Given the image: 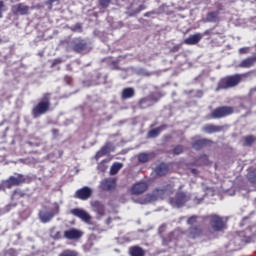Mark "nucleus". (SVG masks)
Returning <instances> with one entry per match:
<instances>
[{
  "instance_id": "1",
  "label": "nucleus",
  "mask_w": 256,
  "mask_h": 256,
  "mask_svg": "<svg viewBox=\"0 0 256 256\" xmlns=\"http://www.w3.org/2000/svg\"><path fill=\"white\" fill-rule=\"evenodd\" d=\"M51 111V93L46 92L39 99L38 103L33 106L31 114L33 119H39L41 115H45Z\"/></svg>"
},
{
  "instance_id": "2",
  "label": "nucleus",
  "mask_w": 256,
  "mask_h": 256,
  "mask_svg": "<svg viewBox=\"0 0 256 256\" xmlns=\"http://www.w3.org/2000/svg\"><path fill=\"white\" fill-rule=\"evenodd\" d=\"M243 77H245V74H234L221 78L218 81L216 91H227V89L237 87V85L243 81Z\"/></svg>"
},
{
  "instance_id": "3",
  "label": "nucleus",
  "mask_w": 256,
  "mask_h": 256,
  "mask_svg": "<svg viewBox=\"0 0 256 256\" xmlns=\"http://www.w3.org/2000/svg\"><path fill=\"white\" fill-rule=\"evenodd\" d=\"M204 221L209 222L211 229H213L216 233H221L227 229V222L223 220V217L217 214H210L205 216Z\"/></svg>"
},
{
  "instance_id": "4",
  "label": "nucleus",
  "mask_w": 256,
  "mask_h": 256,
  "mask_svg": "<svg viewBox=\"0 0 256 256\" xmlns=\"http://www.w3.org/2000/svg\"><path fill=\"white\" fill-rule=\"evenodd\" d=\"M235 113L233 106H219L210 113V119H225Z\"/></svg>"
},
{
  "instance_id": "5",
  "label": "nucleus",
  "mask_w": 256,
  "mask_h": 256,
  "mask_svg": "<svg viewBox=\"0 0 256 256\" xmlns=\"http://www.w3.org/2000/svg\"><path fill=\"white\" fill-rule=\"evenodd\" d=\"M191 200V196H189L186 192L178 191L176 192L174 197L169 199V203L172 207H177V209H181L184 205Z\"/></svg>"
},
{
  "instance_id": "6",
  "label": "nucleus",
  "mask_w": 256,
  "mask_h": 256,
  "mask_svg": "<svg viewBox=\"0 0 256 256\" xmlns=\"http://www.w3.org/2000/svg\"><path fill=\"white\" fill-rule=\"evenodd\" d=\"M161 100V94H149L146 97L141 98L138 101V108L139 109H149V107H153L155 103H159Z\"/></svg>"
},
{
  "instance_id": "7",
  "label": "nucleus",
  "mask_w": 256,
  "mask_h": 256,
  "mask_svg": "<svg viewBox=\"0 0 256 256\" xmlns=\"http://www.w3.org/2000/svg\"><path fill=\"white\" fill-rule=\"evenodd\" d=\"M59 211H61L59 204L54 203L51 211L39 212V219L41 220L42 223H49L53 219V217H55V215H59Z\"/></svg>"
},
{
  "instance_id": "8",
  "label": "nucleus",
  "mask_w": 256,
  "mask_h": 256,
  "mask_svg": "<svg viewBox=\"0 0 256 256\" xmlns=\"http://www.w3.org/2000/svg\"><path fill=\"white\" fill-rule=\"evenodd\" d=\"M213 140L209 138H193L191 147L195 149V151H201V149H205V147H211L213 145Z\"/></svg>"
},
{
  "instance_id": "9",
  "label": "nucleus",
  "mask_w": 256,
  "mask_h": 256,
  "mask_svg": "<svg viewBox=\"0 0 256 256\" xmlns=\"http://www.w3.org/2000/svg\"><path fill=\"white\" fill-rule=\"evenodd\" d=\"M27 179L23 174H17V177L10 176L6 180V187L7 189H11L12 187H19V185H23V183H26Z\"/></svg>"
},
{
  "instance_id": "10",
  "label": "nucleus",
  "mask_w": 256,
  "mask_h": 256,
  "mask_svg": "<svg viewBox=\"0 0 256 256\" xmlns=\"http://www.w3.org/2000/svg\"><path fill=\"white\" fill-rule=\"evenodd\" d=\"M91 195H93V190L87 186H84L75 192L74 197L75 199H80V201H87V199L91 198Z\"/></svg>"
},
{
  "instance_id": "11",
  "label": "nucleus",
  "mask_w": 256,
  "mask_h": 256,
  "mask_svg": "<svg viewBox=\"0 0 256 256\" xmlns=\"http://www.w3.org/2000/svg\"><path fill=\"white\" fill-rule=\"evenodd\" d=\"M13 15H29L31 7L25 3H18L11 7Z\"/></svg>"
},
{
  "instance_id": "12",
  "label": "nucleus",
  "mask_w": 256,
  "mask_h": 256,
  "mask_svg": "<svg viewBox=\"0 0 256 256\" xmlns=\"http://www.w3.org/2000/svg\"><path fill=\"white\" fill-rule=\"evenodd\" d=\"M71 215H74V217H78L85 223H91V215L87 213V211L80 209V208H74L70 210Z\"/></svg>"
},
{
  "instance_id": "13",
  "label": "nucleus",
  "mask_w": 256,
  "mask_h": 256,
  "mask_svg": "<svg viewBox=\"0 0 256 256\" xmlns=\"http://www.w3.org/2000/svg\"><path fill=\"white\" fill-rule=\"evenodd\" d=\"M83 237V232L76 228H71L64 231V239H69L70 241L81 239Z\"/></svg>"
},
{
  "instance_id": "14",
  "label": "nucleus",
  "mask_w": 256,
  "mask_h": 256,
  "mask_svg": "<svg viewBox=\"0 0 256 256\" xmlns=\"http://www.w3.org/2000/svg\"><path fill=\"white\" fill-rule=\"evenodd\" d=\"M117 187V180L114 178H106L100 182V189L102 191H113Z\"/></svg>"
},
{
  "instance_id": "15",
  "label": "nucleus",
  "mask_w": 256,
  "mask_h": 256,
  "mask_svg": "<svg viewBox=\"0 0 256 256\" xmlns=\"http://www.w3.org/2000/svg\"><path fill=\"white\" fill-rule=\"evenodd\" d=\"M149 189V185L146 182H137L131 188L132 195H143L145 191Z\"/></svg>"
},
{
  "instance_id": "16",
  "label": "nucleus",
  "mask_w": 256,
  "mask_h": 256,
  "mask_svg": "<svg viewBox=\"0 0 256 256\" xmlns=\"http://www.w3.org/2000/svg\"><path fill=\"white\" fill-rule=\"evenodd\" d=\"M188 237L189 239H199V237H203V227H201V225L190 226L188 229Z\"/></svg>"
},
{
  "instance_id": "17",
  "label": "nucleus",
  "mask_w": 256,
  "mask_h": 256,
  "mask_svg": "<svg viewBox=\"0 0 256 256\" xmlns=\"http://www.w3.org/2000/svg\"><path fill=\"white\" fill-rule=\"evenodd\" d=\"M154 173L157 175V177H165V175L169 173V164L165 162L157 164L154 168Z\"/></svg>"
},
{
  "instance_id": "18",
  "label": "nucleus",
  "mask_w": 256,
  "mask_h": 256,
  "mask_svg": "<svg viewBox=\"0 0 256 256\" xmlns=\"http://www.w3.org/2000/svg\"><path fill=\"white\" fill-rule=\"evenodd\" d=\"M224 126L215 125V124H206L203 126L202 131L207 133L208 135H212V133H221L223 131Z\"/></svg>"
},
{
  "instance_id": "19",
  "label": "nucleus",
  "mask_w": 256,
  "mask_h": 256,
  "mask_svg": "<svg viewBox=\"0 0 256 256\" xmlns=\"http://www.w3.org/2000/svg\"><path fill=\"white\" fill-rule=\"evenodd\" d=\"M115 151V145L111 142H107L97 153L96 157L99 159L101 157H105L108 153H112Z\"/></svg>"
},
{
  "instance_id": "20",
  "label": "nucleus",
  "mask_w": 256,
  "mask_h": 256,
  "mask_svg": "<svg viewBox=\"0 0 256 256\" xmlns=\"http://www.w3.org/2000/svg\"><path fill=\"white\" fill-rule=\"evenodd\" d=\"M146 7L145 5L141 4L139 7L135 8V4H130V6L127 8L126 15L128 17H135V15H139L141 11H145Z\"/></svg>"
},
{
  "instance_id": "21",
  "label": "nucleus",
  "mask_w": 256,
  "mask_h": 256,
  "mask_svg": "<svg viewBox=\"0 0 256 256\" xmlns=\"http://www.w3.org/2000/svg\"><path fill=\"white\" fill-rule=\"evenodd\" d=\"M203 39V34L195 33L184 40L185 45H197Z\"/></svg>"
},
{
  "instance_id": "22",
  "label": "nucleus",
  "mask_w": 256,
  "mask_h": 256,
  "mask_svg": "<svg viewBox=\"0 0 256 256\" xmlns=\"http://www.w3.org/2000/svg\"><path fill=\"white\" fill-rule=\"evenodd\" d=\"M221 13L219 11H211L206 14L207 23H219L221 21Z\"/></svg>"
},
{
  "instance_id": "23",
  "label": "nucleus",
  "mask_w": 256,
  "mask_h": 256,
  "mask_svg": "<svg viewBox=\"0 0 256 256\" xmlns=\"http://www.w3.org/2000/svg\"><path fill=\"white\" fill-rule=\"evenodd\" d=\"M135 97V88L127 87L124 88L121 92L122 101H127V99H133Z\"/></svg>"
},
{
  "instance_id": "24",
  "label": "nucleus",
  "mask_w": 256,
  "mask_h": 256,
  "mask_svg": "<svg viewBox=\"0 0 256 256\" xmlns=\"http://www.w3.org/2000/svg\"><path fill=\"white\" fill-rule=\"evenodd\" d=\"M75 53H87V42L80 40L73 45Z\"/></svg>"
},
{
  "instance_id": "25",
  "label": "nucleus",
  "mask_w": 256,
  "mask_h": 256,
  "mask_svg": "<svg viewBox=\"0 0 256 256\" xmlns=\"http://www.w3.org/2000/svg\"><path fill=\"white\" fill-rule=\"evenodd\" d=\"M175 185L168 184L164 188H156L154 190L155 195H165V193H173Z\"/></svg>"
},
{
  "instance_id": "26",
  "label": "nucleus",
  "mask_w": 256,
  "mask_h": 256,
  "mask_svg": "<svg viewBox=\"0 0 256 256\" xmlns=\"http://www.w3.org/2000/svg\"><path fill=\"white\" fill-rule=\"evenodd\" d=\"M92 207L95 213L100 215V217H103V215H105V205H103V203H101L100 201L92 202Z\"/></svg>"
},
{
  "instance_id": "27",
  "label": "nucleus",
  "mask_w": 256,
  "mask_h": 256,
  "mask_svg": "<svg viewBox=\"0 0 256 256\" xmlns=\"http://www.w3.org/2000/svg\"><path fill=\"white\" fill-rule=\"evenodd\" d=\"M130 256H145V250L141 246H132L129 248Z\"/></svg>"
},
{
  "instance_id": "28",
  "label": "nucleus",
  "mask_w": 256,
  "mask_h": 256,
  "mask_svg": "<svg viewBox=\"0 0 256 256\" xmlns=\"http://www.w3.org/2000/svg\"><path fill=\"white\" fill-rule=\"evenodd\" d=\"M50 237L54 239L55 241H59V239H62V233L61 231L57 230V227L53 226L49 229Z\"/></svg>"
},
{
  "instance_id": "29",
  "label": "nucleus",
  "mask_w": 256,
  "mask_h": 256,
  "mask_svg": "<svg viewBox=\"0 0 256 256\" xmlns=\"http://www.w3.org/2000/svg\"><path fill=\"white\" fill-rule=\"evenodd\" d=\"M161 131H163V127H157L155 129L149 130L147 134L148 139H155V137H159Z\"/></svg>"
},
{
  "instance_id": "30",
  "label": "nucleus",
  "mask_w": 256,
  "mask_h": 256,
  "mask_svg": "<svg viewBox=\"0 0 256 256\" xmlns=\"http://www.w3.org/2000/svg\"><path fill=\"white\" fill-rule=\"evenodd\" d=\"M196 165H209V156L207 154H201L196 159Z\"/></svg>"
},
{
  "instance_id": "31",
  "label": "nucleus",
  "mask_w": 256,
  "mask_h": 256,
  "mask_svg": "<svg viewBox=\"0 0 256 256\" xmlns=\"http://www.w3.org/2000/svg\"><path fill=\"white\" fill-rule=\"evenodd\" d=\"M253 65H255V58H246L240 63V67L246 69H249V67H253Z\"/></svg>"
},
{
  "instance_id": "32",
  "label": "nucleus",
  "mask_w": 256,
  "mask_h": 256,
  "mask_svg": "<svg viewBox=\"0 0 256 256\" xmlns=\"http://www.w3.org/2000/svg\"><path fill=\"white\" fill-rule=\"evenodd\" d=\"M122 168H123V164L119 162L114 163L110 169L111 175H117Z\"/></svg>"
},
{
  "instance_id": "33",
  "label": "nucleus",
  "mask_w": 256,
  "mask_h": 256,
  "mask_svg": "<svg viewBox=\"0 0 256 256\" xmlns=\"http://www.w3.org/2000/svg\"><path fill=\"white\" fill-rule=\"evenodd\" d=\"M58 256H79V252L71 249L62 251Z\"/></svg>"
},
{
  "instance_id": "34",
  "label": "nucleus",
  "mask_w": 256,
  "mask_h": 256,
  "mask_svg": "<svg viewBox=\"0 0 256 256\" xmlns=\"http://www.w3.org/2000/svg\"><path fill=\"white\" fill-rule=\"evenodd\" d=\"M255 141L256 138L253 135L246 136L244 138V145H246L247 147H251V145H253Z\"/></svg>"
},
{
  "instance_id": "35",
  "label": "nucleus",
  "mask_w": 256,
  "mask_h": 256,
  "mask_svg": "<svg viewBox=\"0 0 256 256\" xmlns=\"http://www.w3.org/2000/svg\"><path fill=\"white\" fill-rule=\"evenodd\" d=\"M149 154L147 153H140L138 154V161L139 163H149Z\"/></svg>"
},
{
  "instance_id": "36",
  "label": "nucleus",
  "mask_w": 256,
  "mask_h": 256,
  "mask_svg": "<svg viewBox=\"0 0 256 256\" xmlns=\"http://www.w3.org/2000/svg\"><path fill=\"white\" fill-rule=\"evenodd\" d=\"M184 151H185V148L183 147V145H176L173 148L172 153L173 155H181Z\"/></svg>"
},
{
  "instance_id": "37",
  "label": "nucleus",
  "mask_w": 256,
  "mask_h": 256,
  "mask_svg": "<svg viewBox=\"0 0 256 256\" xmlns=\"http://www.w3.org/2000/svg\"><path fill=\"white\" fill-rule=\"evenodd\" d=\"M108 65H110L111 69H119V62L117 60H111V58L106 59Z\"/></svg>"
},
{
  "instance_id": "38",
  "label": "nucleus",
  "mask_w": 256,
  "mask_h": 256,
  "mask_svg": "<svg viewBox=\"0 0 256 256\" xmlns=\"http://www.w3.org/2000/svg\"><path fill=\"white\" fill-rule=\"evenodd\" d=\"M98 5L102 9H107L111 5V0H98Z\"/></svg>"
},
{
  "instance_id": "39",
  "label": "nucleus",
  "mask_w": 256,
  "mask_h": 256,
  "mask_svg": "<svg viewBox=\"0 0 256 256\" xmlns=\"http://www.w3.org/2000/svg\"><path fill=\"white\" fill-rule=\"evenodd\" d=\"M12 197H25V192H23L21 189H16L13 191Z\"/></svg>"
},
{
  "instance_id": "40",
  "label": "nucleus",
  "mask_w": 256,
  "mask_h": 256,
  "mask_svg": "<svg viewBox=\"0 0 256 256\" xmlns=\"http://www.w3.org/2000/svg\"><path fill=\"white\" fill-rule=\"evenodd\" d=\"M195 223H197V216H191L188 218V220H187L188 225L194 226Z\"/></svg>"
},
{
  "instance_id": "41",
  "label": "nucleus",
  "mask_w": 256,
  "mask_h": 256,
  "mask_svg": "<svg viewBox=\"0 0 256 256\" xmlns=\"http://www.w3.org/2000/svg\"><path fill=\"white\" fill-rule=\"evenodd\" d=\"M17 207V203L14 204H8L5 206V211L6 213H9V211H11L13 208Z\"/></svg>"
},
{
  "instance_id": "42",
  "label": "nucleus",
  "mask_w": 256,
  "mask_h": 256,
  "mask_svg": "<svg viewBox=\"0 0 256 256\" xmlns=\"http://www.w3.org/2000/svg\"><path fill=\"white\" fill-rule=\"evenodd\" d=\"M8 188H7V180H3L1 183H0V191H6Z\"/></svg>"
},
{
  "instance_id": "43",
  "label": "nucleus",
  "mask_w": 256,
  "mask_h": 256,
  "mask_svg": "<svg viewBox=\"0 0 256 256\" xmlns=\"http://www.w3.org/2000/svg\"><path fill=\"white\" fill-rule=\"evenodd\" d=\"M245 225H249V217H244L240 222V227H245Z\"/></svg>"
},
{
  "instance_id": "44",
  "label": "nucleus",
  "mask_w": 256,
  "mask_h": 256,
  "mask_svg": "<svg viewBox=\"0 0 256 256\" xmlns=\"http://www.w3.org/2000/svg\"><path fill=\"white\" fill-rule=\"evenodd\" d=\"M250 179L252 183H256V168L251 172Z\"/></svg>"
},
{
  "instance_id": "45",
  "label": "nucleus",
  "mask_w": 256,
  "mask_h": 256,
  "mask_svg": "<svg viewBox=\"0 0 256 256\" xmlns=\"http://www.w3.org/2000/svg\"><path fill=\"white\" fill-rule=\"evenodd\" d=\"M3 7H5V2L0 0V19L3 18Z\"/></svg>"
},
{
  "instance_id": "46",
  "label": "nucleus",
  "mask_w": 256,
  "mask_h": 256,
  "mask_svg": "<svg viewBox=\"0 0 256 256\" xmlns=\"http://www.w3.org/2000/svg\"><path fill=\"white\" fill-rule=\"evenodd\" d=\"M61 63H63V60H61V58L54 59L52 62V67H55L56 65H59Z\"/></svg>"
},
{
  "instance_id": "47",
  "label": "nucleus",
  "mask_w": 256,
  "mask_h": 256,
  "mask_svg": "<svg viewBox=\"0 0 256 256\" xmlns=\"http://www.w3.org/2000/svg\"><path fill=\"white\" fill-rule=\"evenodd\" d=\"M61 0H47L46 5H49L50 9L53 7V3H57Z\"/></svg>"
},
{
  "instance_id": "48",
  "label": "nucleus",
  "mask_w": 256,
  "mask_h": 256,
  "mask_svg": "<svg viewBox=\"0 0 256 256\" xmlns=\"http://www.w3.org/2000/svg\"><path fill=\"white\" fill-rule=\"evenodd\" d=\"M27 145H29L30 147H40L41 143L28 141Z\"/></svg>"
},
{
  "instance_id": "49",
  "label": "nucleus",
  "mask_w": 256,
  "mask_h": 256,
  "mask_svg": "<svg viewBox=\"0 0 256 256\" xmlns=\"http://www.w3.org/2000/svg\"><path fill=\"white\" fill-rule=\"evenodd\" d=\"M179 49H181V45H179V44L172 47L173 53H177V51H179Z\"/></svg>"
},
{
  "instance_id": "50",
  "label": "nucleus",
  "mask_w": 256,
  "mask_h": 256,
  "mask_svg": "<svg viewBox=\"0 0 256 256\" xmlns=\"http://www.w3.org/2000/svg\"><path fill=\"white\" fill-rule=\"evenodd\" d=\"M51 133H52L53 137H57L59 135V129L54 128L51 130Z\"/></svg>"
},
{
  "instance_id": "51",
  "label": "nucleus",
  "mask_w": 256,
  "mask_h": 256,
  "mask_svg": "<svg viewBox=\"0 0 256 256\" xmlns=\"http://www.w3.org/2000/svg\"><path fill=\"white\" fill-rule=\"evenodd\" d=\"M248 51H249L248 48H240V49H239V53H240L241 55H245V53H248Z\"/></svg>"
},
{
  "instance_id": "52",
  "label": "nucleus",
  "mask_w": 256,
  "mask_h": 256,
  "mask_svg": "<svg viewBox=\"0 0 256 256\" xmlns=\"http://www.w3.org/2000/svg\"><path fill=\"white\" fill-rule=\"evenodd\" d=\"M8 255L10 256H17V252L13 249L8 250Z\"/></svg>"
},
{
  "instance_id": "53",
  "label": "nucleus",
  "mask_w": 256,
  "mask_h": 256,
  "mask_svg": "<svg viewBox=\"0 0 256 256\" xmlns=\"http://www.w3.org/2000/svg\"><path fill=\"white\" fill-rule=\"evenodd\" d=\"M112 223H113V218L108 217V218L106 219V225H111Z\"/></svg>"
},
{
  "instance_id": "54",
  "label": "nucleus",
  "mask_w": 256,
  "mask_h": 256,
  "mask_svg": "<svg viewBox=\"0 0 256 256\" xmlns=\"http://www.w3.org/2000/svg\"><path fill=\"white\" fill-rule=\"evenodd\" d=\"M212 31L211 29L209 30H205L204 33H202L203 37H205V35H211Z\"/></svg>"
},
{
  "instance_id": "55",
  "label": "nucleus",
  "mask_w": 256,
  "mask_h": 256,
  "mask_svg": "<svg viewBox=\"0 0 256 256\" xmlns=\"http://www.w3.org/2000/svg\"><path fill=\"white\" fill-rule=\"evenodd\" d=\"M191 173H193V175H197V169H195V168H193V169H191Z\"/></svg>"
},
{
  "instance_id": "56",
  "label": "nucleus",
  "mask_w": 256,
  "mask_h": 256,
  "mask_svg": "<svg viewBox=\"0 0 256 256\" xmlns=\"http://www.w3.org/2000/svg\"><path fill=\"white\" fill-rule=\"evenodd\" d=\"M92 231H97V230H99V225H96L95 227H93V228H90Z\"/></svg>"
},
{
  "instance_id": "57",
  "label": "nucleus",
  "mask_w": 256,
  "mask_h": 256,
  "mask_svg": "<svg viewBox=\"0 0 256 256\" xmlns=\"http://www.w3.org/2000/svg\"><path fill=\"white\" fill-rule=\"evenodd\" d=\"M153 12H146L144 13V17H149V15H152Z\"/></svg>"
},
{
  "instance_id": "58",
  "label": "nucleus",
  "mask_w": 256,
  "mask_h": 256,
  "mask_svg": "<svg viewBox=\"0 0 256 256\" xmlns=\"http://www.w3.org/2000/svg\"><path fill=\"white\" fill-rule=\"evenodd\" d=\"M250 91H251V93H255L256 92V87L252 88Z\"/></svg>"
},
{
  "instance_id": "59",
  "label": "nucleus",
  "mask_w": 256,
  "mask_h": 256,
  "mask_svg": "<svg viewBox=\"0 0 256 256\" xmlns=\"http://www.w3.org/2000/svg\"><path fill=\"white\" fill-rule=\"evenodd\" d=\"M198 93H200V95H203V91H199Z\"/></svg>"
},
{
  "instance_id": "60",
  "label": "nucleus",
  "mask_w": 256,
  "mask_h": 256,
  "mask_svg": "<svg viewBox=\"0 0 256 256\" xmlns=\"http://www.w3.org/2000/svg\"><path fill=\"white\" fill-rule=\"evenodd\" d=\"M3 42V40L0 38V43H2Z\"/></svg>"
},
{
  "instance_id": "61",
  "label": "nucleus",
  "mask_w": 256,
  "mask_h": 256,
  "mask_svg": "<svg viewBox=\"0 0 256 256\" xmlns=\"http://www.w3.org/2000/svg\"><path fill=\"white\" fill-rule=\"evenodd\" d=\"M180 189H183V186H180Z\"/></svg>"
}]
</instances>
